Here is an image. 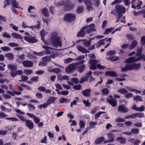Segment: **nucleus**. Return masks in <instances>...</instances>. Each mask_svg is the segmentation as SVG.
Segmentation results:
<instances>
[{"label":"nucleus","instance_id":"1","mask_svg":"<svg viewBox=\"0 0 145 145\" xmlns=\"http://www.w3.org/2000/svg\"><path fill=\"white\" fill-rule=\"evenodd\" d=\"M58 35V33H53L51 38V42L52 46L56 48L62 46L61 38L57 37Z\"/></svg>","mask_w":145,"mask_h":145},{"label":"nucleus","instance_id":"2","mask_svg":"<svg viewBox=\"0 0 145 145\" xmlns=\"http://www.w3.org/2000/svg\"><path fill=\"white\" fill-rule=\"evenodd\" d=\"M99 61L96 59H90L89 63L90 64L89 66V68L91 70H94L97 69V67L99 69H103L105 68V67L101 65L100 64H96Z\"/></svg>","mask_w":145,"mask_h":145},{"label":"nucleus","instance_id":"3","mask_svg":"<svg viewBox=\"0 0 145 145\" xmlns=\"http://www.w3.org/2000/svg\"><path fill=\"white\" fill-rule=\"evenodd\" d=\"M85 60H83L78 62L70 64L65 68V71L67 73H71L76 69L77 66L83 64Z\"/></svg>","mask_w":145,"mask_h":145},{"label":"nucleus","instance_id":"4","mask_svg":"<svg viewBox=\"0 0 145 145\" xmlns=\"http://www.w3.org/2000/svg\"><path fill=\"white\" fill-rule=\"evenodd\" d=\"M140 67L141 65L140 63H135L133 64H127L125 67H123L121 69V71L124 72L132 70H137L140 68Z\"/></svg>","mask_w":145,"mask_h":145},{"label":"nucleus","instance_id":"5","mask_svg":"<svg viewBox=\"0 0 145 145\" xmlns=\"http://www.w3.org/2000/svg\"><path fill=\"white\" fill-rule=\"evenodd\" d=\"M75 18V15L71 13L66 14L64 17V20L68 22H70L74 20Z\"/></svg>","mask_w":145,"mask_h":145},{"label":"nucleus","instance_id":"6","mask_svg":"<svg viewBox=\"0 0 145 145\" xmlns=\"http://www.w3.org/2000/svg\"><path fill=\"white\" fill-rule=\"evenodd\" d=\"M116 12L118 14L124 13L125 12L126 8L123 5H117L115 6Z\"/></svg>","mask_w":145,"mask_h":145},{"label":"nucleus","instance_id":"7","mask_svg":"<svg viewBox=\"0 0 145 145\" xmlns=\"http://www.w3.org/2000/svg\"><path fill=\"white\" fill-rule=\"evenodd\" d=\"M65 6L67 10L69 11L74 7L75 5L69 1H65Z\"/></svg>","mask_w":145,"mask_h":145},{"label":"nucleus","instance_id":"8","mask_svg":"<svg viewBox=\"0 0 145 145\" xmlns=\"http://www.w3.org/2000/svg\"><path fill=\"white\" fill-rule=\"evenodd\" d=\"M85 29L86 31V32L88 33H89L91 32L92 31H95V25L94 24H92L88 25H85Z\"/></svg>","mask_w":145,"mask_h":145},{"label":"nucleus","instance_id":"9","mask_svg":"<svg viewBox=\"0 0 145 145\" xmlns=\"http://www.w3.org/2000/svg\"><path fill=\"white\" fill-rule=\"evenodd\" d=\"M24 39L28 42L32 43L37 42L38 41V40L35 37H28L27 36H24Z\"/></svg>","mask_w":145,"mask_h":145},{"label":"nucleus","instance_id":"10","mask_svg":"<svg viewBox=\"0 0 145 145\" xmlns=\"http://www.w3.org/2000/svg\"><path fill=\"white\" fill-rule=\"evenodd\" d=\"M142 2L139 0H133L132 1L131 7L134 9L138 7L142 4Z\"/></svg>","mask_w":145,"mask_h":145},{"label":"nucleus","instance_id":"11","mask_svg":"<svg viewBox=\"0 0 145 145\" xmlns=\"http://www.w3.org/2000/svg\"><path fill=\"white\" fill-rule=\"evenodd\" d=\"M139 60V59L136 56H133L129 58L124 61V63H133L137 62Z\"/></svg>","mask_w":145,"mask_h":145},{"label":"nucleus","instance_id":"12","mask_svg":"<svg viewBox=\"0 0 145 145\" xmlns=\"http://www.w3.org/2000/svg\"><path fill=\"white\" fill-rule=\"evenodd\" d=\"M107 102L109 103L112 107H115L117 105V101L114 98L108 97L106 99Z\"/></svg>","mask_w":145,"mask_h":145},{"label":"nucleus","instance_id":"13","mask_svg":"<svg viewBox=\"0 0 145 145\" xmlns=\"http://www.w3.org/2000/svg\"><path fill=\"white\" fill-rule=\"evenodd\" d=\"M118 111L120 112L126 113L128 111V109L126 108L125 105H121L119 106Z\"/></svg>","mask_w":145,"mask_h":145},{"label":"nucleus","instance_id":"14","mask_svg":"<svg viewBox=\"0 0 145 145\" xmlns=\"http://www.w3.org/2000/svg\"><path fill=\"white\" fill-rule=\"evenodd\" d=\"M85 27H83L81 28L80 31L77 34V37H83L86 33V31L85 28Z\"/></svg>","mask_w":145,"mask_h":145},{"label":"nucleus","instance_id":"15","mask_svg":"<svg viewBox=\"0 0 145 145\" xmlns=\"http://www.w3.org/2000/svg\"><path fill=\"white\" fill-rule=\"evenodd\" d=\"M23 66L25 67H31L33 66V63L31 61L25 60L22 62Z\"/></svg>","mask_w":145,"mask_h":145},{"label":"nucleus","instance_id":"16","mask_svg":"<svg viewBox=\"0 0 145 145\" xmlns=\"http://www.w3.org/2000/svg\"><path fill=\"white\" fill-rule=\"evenodd\" d=\"M25 123L26 126L28 127L29 129H33L34 124L32 121L27 120Z\"/></svg>","mask_w":145,"mask_h":145},{"label":"nucleus","instance_id":"17","mask_svg":"<svg viewBox=\"0 0 145 145\" xmlns=\"http://www.w3.org/2000/svg\"><path fill=\"white\" fill-rule=\"evenodd\" d=\"M22 23L23 24L22 27L24 28H26L27 27H29L32 29H39V21H38V24L37 25L35 26H31L30 27L27 26L26 23L24 22H23Z\"/></svg>","mask_w":145,"mask_h":145},{"label":"nucleus","instance_id":"18","mask_svg":"<svg viewBox=\"0 0 145 145\" xmlns=\"http://www.w3.org/2000/svg\"><path fill=\"white\" fill-rule=\"evenodd\" d=\"M108 135V140H105L104 142V143L112 142L114 140V136L113 134L110 133Z\"/></svg>","mask_w":145,"mask_h":145},{"label":"nucleus","instance_id":"19","mask_svg":"<svg viewBox=\"0 0 145 145\" xmlns=\"http://www.w3.org/2000/svg\"><path fill=\"white\" fill-rule=\"evenodd\" d=\"M78 50L82 53H89V51L86 50L85 48L81 46H79L77 47Z\"/></svg>","mask_w":145,"mask_h":145},{"label":"nucleus","instance_id":"20","mask_svg":"<svg viewBox=\"0 0 145 145\" xmlns=\"http://www.w3.org/2000/svg\"><path fill=\"white\" fill-rule=\"evenodd\" d=\"M42 47L46 50L45 52L46 54H50L51 53H52L53 48L50 47L46 46H43Z\"/></svg>","mask_w":145,"mask_h":145},{"label":"nucleus","instance_id":"21","mask_svg":"<svg viewBox=\"0 0 145 145\" xmlns=\"http://www.w3.org/2000/svg\"><path fill=\"white\" fill-rule=\"evenodd\" d=\"M105 140V138L103 137H99L97 138L95 140V144L97 145L101 143Z\"/></svg>","mask_w":145,"mask_h":145},{"label":"nucleus","instance_id":"22","mask_svg":"<svg viewBox=\"0 0 145 145\" xmlns=\"http://www.w3.org/2000/svg\"><path fill=\"white\" fill-rule=\"evenodd\" d=\"M56 99V98L55 97H50L47 100L46 102L48 105H50L51 103H54Z\"/></svg>","mask_w":145,"mask_h":145},{"label":"nucleus","instance_id":"23","mask_svg":"<svg viewBox=\"0 0 145 145\" xmlns=\"http://www.w3.org/2000/svg\"><path fill=\"white\" fill-rule=\"evenodd\" d=\"M105 40H106V42H107V40L106 39H105L101 40L99 42H97V43L95 44L96 45V47L97 48H98L101 45H104L105 44L104 43Z\"/></svg>","mask_w":145,"mask_h":145},{"label":"nucleus","instance_id":"24","mask_svg":"<svg viewBox=\"0 0 145 145\" xmlns=\"http://www.w3.org/2000/svg\"><path fill=\"white\" fill-rule=\"evenodd\" d=\"M91 91V90L90 89H88L83 91L82 93L84 96L88 97L90 95Z\"/></svg>","mask_w":145,"mask_h":145},{"label":"nucleus","instance_id":"25","mask_svg":"<svg viewBox=\"0 0 145 145\" xmlns=\"http://www.w3.org/2000/svg\"><path fill=\"white\" fill-rule=\"evenodd\" d=\"M5 56L6 57L7 59L10 60H12L14 57V55L12 53H9L6 54Z\"/></svg>","mask_w":145,"mask_h":145},{"label":"nucleus","instance_id":"26","mask_svg":"<svg viewBox=\"0 0 145 145\" xmlns=\"http://www.w3.org/2000/svg\"><path fill=\"white\" fill-rule=\"evenodd\" d=\"M86 68V66L85 64L82 65L77 67L78 71L80 73L82 72Z\"/></svg>","mask_w":145,"mask_h":145},{"label":"nucleus","instance_id":"27","mask_svg":"<svg viewBox=\"0 0 145 145\" xmlns=\"http://www.w3.org/2000/svg\"><path fill=\"white\" fill-rule=\"evenodd\" d=\"M106 75H109L111 76L116 77L117 75V73L114 71H107L105 73Z\"/></svg>","mask_w":145,"mask_h":145},{"label":"nucleus","instance_id":"28","mask_svg":"<svg viewBox=\"0 0 145 145\" xmlns=\"http://www.w3.org/2000/svg\"><path fill=\"white\" fill-rule=\"evenodd\" d=\"M137 44V42L135 40H133L130 44V46L129 47V48L130 50H132L136 46Z\"/></svg>","mask_w":145,"mask_h":145},{"label":"nucleus","instance_id":"29","mask_svg":"<svg viewBox=\"0 0 145 145\" xmlns=\"http://www.w3.org/2000/svg\"><path fill=\"white\" fill-rule=\"evenodd\" d=\"M86 39H84L82 40L83 41H85V42L83 43L84 45L86 47H88L89 46L91 42V40H89L88 41H86ZM82 40H78L77 42H79L80 41Z\"/></svg>","mask_w":145,"mask_h":145},{"label":"nucleus","instance_id":"30","mask_svg":"<svg viewBox=\"0 0 145 145\" xmlns=\"http://www.w3.org/2000/svg\"><path fill=\"white\" fill-rule=\"evenodd\" d=\"M18 58L16 59V61L19 62V63H20L21 62V61L20 60V59L22 60L24 59L25 58V55L23 54L20 55L18 56Z\"/></svg>","mask_w":145,"mask_h":145},{"label":"nucleus","instance_id":"31","mask_svg":"<svg viewBox=\"0 0 145 145\" xmlns=\"http://www.w3.org/2000/svg\"><path fill=\"white\" fill-rule=\"evenodd\" d=\"M117 140L121 144H125L126 142V139L123 137H120L117 138Z\"/></svg>","mask_w":145,"mask_h":145},{"label":"nucleus","instance_id":"32","mask_svg":"<svg viewBox=\"0 0 145 145\" xmlns=\"http://www.w3.org/2000/svg\"><path fill=\"white\" fill-rule=\"evenodd\" d=\"M42 13L43 14L48 17L49 16V13L48 9L46 8H44L42 10Z\"/></svg>","mask_w":145,"mask_h":145},{"label":"nucleus","instance_id":"33","mask_svg":"<svg viewBox=\"0 0 145 145\" xmlns=\"http://www.w3.org/2000/svg\"><path fill=\"white\" fill-rule=\"evenodd\" d=\"M8 67L12 71H15L17 69L16 66L13 65L9 64L8 65Z\"/></svg>","mask_w":145,"mask_h":145},{"label":"nucleus","instance_id":"34","mask_svg":"<svg viewBox=\"0 0 145 145\" xmlns=\"http://www.w3.org/2000/svg\"><path fill=\"white\" fill-rule=\"evenodd\" d=\"M11 3L14 7L16 8H19L18 7L19 3L15 0H12Z\"/></svg>","mask_w":145,"mask_h":145},{"label":"nucleus","instance_id":"35","mask_svg":"<svg viewBox=\"0 0 145 145\" xmlns=\"http://www.w3.org/2000/svg\"><path fill=\"white\" fill-rule=\"evenodd\" d=\"M11 35L12 37L14 38H15L18 39H22V37L16 33H12L11 34Z\"/></svg>","mask_w":145,"mask_h":145},{"label":"nucleus","instance_id":"36","mask_svg":"<svg viewBox=\"0 0 145 145\" xmlns=\"http://www.w3.org/2000/svg\"><path fill=\"white\" fill-rule=\"evenodd\" d=\"M42 60L45 62H49L51 61L50 57V56H46L42 57Z\"/></svg>","mask_w":145,"mask_h":145},{"label":"nucleus","instance_id":"37","mask_svg":"<svg viewBox=\"0 0 145 145\" xmlns=\"http://www.w3.org/2000/svg\"><path fill=\"white\" fill-rule=\"evenodd\" d=\"M59 102L61 103H67L70 102V100L64 98H62L60 99Z\"/></svg>","mask_w":145,"mask_h":145},{"label":"nucleus","instance_id":"38","mask_svg":"<svg viewBox=\"0 0 145 145\" xmlns=\"http://www.w3.org/2000/svg\"><path fill=\"white\" fill-rule=\"evenodd\" d=\"M134 100L138 101H142V97L139 96L137 95L134 97Z\"/></svg>","mask_w":145,"mask_h":145},{"label":"nucleus","instance_id":"39","mask_svg":"<svg viewBox=\"0 0 145 145\" xmlns=\"http://www.w3.org/2000/svg\"><path fill=\"white\" fill-rule=\"evenodd\" d=\"M131 131L132 134H137L139 133V129L137 128H134L132 129Z\"/></svg>","mask_w":145,"mask_h":145},{"label":"nucleus","instance_id":"40","mask_svg":"<svg viewBox=\"0 0 145 145\" xmlns=\"http://www.w3.org/2000/svg\"><path fill=\"white\" fill-rule=\"evenodd\" d=\"M118 91L122 94H125L128 92V91L127 90L124 88H121L118 90Z\"/></svg>","mask_w":145,"mask_h":145},{"label":"nucleus","instance_id":"41","mask_svg":"<svg viewBox=\"0 0 145 145\" xmlns=\"http://www.w3.org/2000/svg\"><path fill=\"white\" fill-rule=\"evenodd\" d=\"M84 10V7L81 6H79L77 9V13H79L83 12Z\"/></svg>","mask_w":145,"mask_h":145},{"label":"nucleus","instance_id":"42","mask_svg":"<svg viewBox=\"0 0 145 145\" xmlns=\"http://www.w3.org/2000/svg\"><path fill=\"white\" fill-rule=\"evenodd\" d=\"M28 12H33L35 11V9L34 7L30 6L28 8Z\"/></svg>","mask_w":145,"mask_h":145},{"label":"nucleus","instance_id":"43","mask_svg":"<svg viewBox=\"0 0 145 145\" xmlns=\"http://www.w3.org/2000/svg\"><path fill=\"white\" fill-rule=\"evenodd\" d=\"M142 50L141 48L138 49L137 50V52L136 54V56L137 57H139L142 55L141 53L142 52Z\"/></svg>","mask_w":145,"mask_h":145},{"label":"nucleus","instance_id":"44","mask_svg":"<svg viewBox=\"0 0 145 145\" xmlns=\"http://www.w3.org/2000/svg\"><path fill=\"white\" fill-rule=\"evenodd\" d=\"M24 73L27 75L31 74L33 72V71L31 70L25 69L24 71Z\"/></svg>","mask_w":145,"mask_h":145},{"label":"nucleus","instance_id":"45","mask_svg":"<svg viewBox=\"0 0 145 145\" xmlns=\"http://www.w3.org/2000/svg\"><path fill=\"white\" fill-rule=\"evenodd\" d=\"M21 79L20 80V82L25 81L28 79V77L27 76L25 75H22L21 76Z\"/></svg>","mask_w":145,"mask_h":145},{"label":"nucleus","instance_id":"46","mask_svg":"<svg viewBox=\"0 0 145 145\" xmlns=\"http://www.w3.org/2000/svg\"><path fill=\"white\" fill-rule=\"evenodd\" d=\"M83 102L85 105L86 107H89L91 105V103L89 102V100L88 99L87 101L84 100Z\"/></svg>","mask_w":145,"mask_h":145},{"label":"nucleus","instance_id":"47","mask_svg":"<svg viewBox=\"0 0 145 145\" xmlns=\"http://www.w3.org/2000/svg\"><path fill=\"white\" fill-rule=\"evenodd\" d=\"M65 1H62L60 2H57L55 3V5L56 6H60L65 5Z\"/></svg>","mask_w":145,"mask_h":145},{"label":"nucleus","instance_id":"48","mask_svg":"<svg viewBox=\"0 0 145 145\" xmlns=\"http://www.w3.org/2000/svg\"><path fill=\"white\" fill-rule=\"evenodd\" d=\"M48 105L46 103H44L43 104L40 105L38 106V107L40 109H42V108L43 107L44 108H46Z\"/></svg>","mask_w":145,"mask_h":145},{"label":"nucleus","instance_id":"49","mask_svg":"<svg viewBox=\"0 0 145 145\" xmlns=\"http://www.w3.org/2000/svg\"><path fill=\"white\" fill-rule=\"evenodd\" d=\"M126 37L129 40H131L135 39L133 35L129 34L126 35Z\"/></svg>","mask_w":145,"mask_h":145},{"label":"nucleus","instance_id":"50","mask_svg":"<svg viewBox=\"0 0 145 145\" xmlns=\"http://www.w3.org/2000/svg\"><path fill=\"white\" fill-rule=\"evenodd\" d=\"M85 56L84 55H82L77 57L76 58L74 59L75 61L79 60H83L82 59H84Z\"/></svg>","mask_w":145,"mask_h":145},{"label":"nucleus","instance_id":"51","mask_svg":"<svg viewBox=\"0 0 145 145\" xmlns=\"http://www.w3.org/2000/svg\"><path fill=\"white\" fill-rule=\"evenodd\" d=\"M1 49L3 51L5 52L9 51L10 50V47L7 46H3L1 47Z\"/></svg>","mask_w":145,"mask_h":145},{"label":"nucleus","instance_id":"52","mask_svg":"<svg viewBox=\"0 0 145 145\" xmlns=\"http://www.w3.org/2000/svg\"><path fill=\"white\" fill-rule=\"evenodd\" d=\"M39 79V77L36 76L31 78V80L34 82H36L38 81Z\"/></svg>","mask_w":145,"mask_h":145},{"label":"nucleus","instance_id":"53","mask_svg":"<svg viewBox=\"0 0 145 145\" xmlns=\"http://www.w3.org/2000/svg\"><path fill=\"white\" fill-rule=\"evenodd\" d=\"M73 60V59H72L71 58H69L67 59H65L64 60V61L65 63H68L71 62Z\"/></svg>","mask_w":145,"mask_h":145},{"label":"nucleus","instance_id":"54","mask_svg":"<svg viewBox=\"0 0 145 145\" xmlns=\"http://www.w3.org/2000/svg\"><path fill=\"white\" fill-rule=\"evenodd\" d=\"M122 0H115L111 3V5H113L117 4H119L121 3Z\"/></svg>","mask_w":145,"mask_h":145},{"label":"nucleus","instance_id":"55","mask_svg":"<svg viewBox=\"0 0 145 145\" xmlns=\"http://www.w3.org/2000/svg\"><path fill=\"white\" fill-rule=\"evenodd\" d=\"M6 119L12 121H18V119L14 117L7 118H6Z\"/></svg>","mask_w":145,"mask_h":145},{"label":"nucleus","instance_id":"56","mask_svg":"<svg viewBox=\"0 0 145 145\" xmlns=\"http://www.w3.org/2000/svg\"><path fill=\"white\" fill-rule=\"evenodd\" d=\"M3 36L7 38H10L11 37L10 35L7 32H4L3 34Z\"/></svg>","mask_w":145,"mask_h":145},{"label":"nucleus","instance_id":"57","mask_svg":"<svg viewBox=\"0 0 145 145\" xmlns=\"http://www.w3.org/2000/svg\"><path fill=\"white\" fill-rule=\"evenodd\" d=\"M136 117H138L139 118H143L144 117V114L143 113H136Z\"/></svg>","mask_w":145,"mask_h":145},{"label":"nucleus","instance_id":"58","mask_svg":"<svg viewBox=\"0 0 145 145\" xmlns=\"http://www.w3.org/2000/svg\"><path fill=\"white\" fill-rule=\"evenodd\" d=\"M33 54L35 55L41 56L43 55V54H44V52H37L35 51H33Z\"/></svg>","mask_w":145,"mask_h":145},{"label":"nucleus","instance_id":"59","mask_svg":"<svg viewBox=\"0 0 145 145\" xmlns=\"http://www.w3.org/2000/svg\"><path fill=\"white\" fill-rule=\"evenodd\" d=\"M116 53V52L115 51L110 50L107 52V55L108 56H110L112 55L115 54Z\"/></svg>","mask_w":145,"mask_h":145},{"label":"nucleus","instance_id":"60","mask_svg":"<svg viewBox=\"0 0 145 145\" xmlns=\"http://www.w3.org/2000/svg\"><path fill=\"white\" fill-rule=\"evenodd\" d=\"M109 59L112 61H114L119 59V57L116 56H114L112 57H110Z\"/></svg>","mask_w":145,"mask_h":145},{"label":"nucleus","instance_id":"61","mask_svg":"<svg viewBox=\"0 0 145 145\" xmlns=\"http://www.w3.org/2000/svg\"><path fill=\"white\" fill-rule=\"evenodd\" d=\"M115 121L117 122H123L125 121V120L123 118L118 117V118L116 119Z\"/></svg>","mask_w":145,"mask_h":145},{"label":"nucleus","instance_id":"62","mask_svg":"<svg viewBox=\"0 0 145 145\" xmlns=\"http://www.w3.org/2000/svg\"><path fill=\"white\" fill-rule=\"evenodd\" d=\"M71 80L76 84L78 83L79 82L78 79L76 78H73L71 79Z\"/></svg>","mask_w":145,"mask_h":145},{"label":"nucleus","instance_id":"63","mask_svg":"<svg viewBox=\"0 0 145 145\" xmlns=\"http://www.w3.org/2000/svg\"><path fill=\"white\" fill-rule=\"evenodd\" d=\"M27 105L29 110H35V107L33 105L29 103H28Z\"/></svg>","mask_w":145,"mask_h":145},{"label":"nucleus","instance_id":"64","mask_svg":"<svg viewBox=\"0 0 145 145\" xmlns=\"http://www.w3.org/2000/svg\"><path fill=\"white\" fill-rule=\"evenodd\" d=\"M102 92L103 94L106 95L109 93V91L107 89L105 88L102 90Z\"/></svg>","mask_w":145,"mask_h":145}]
</instances>
